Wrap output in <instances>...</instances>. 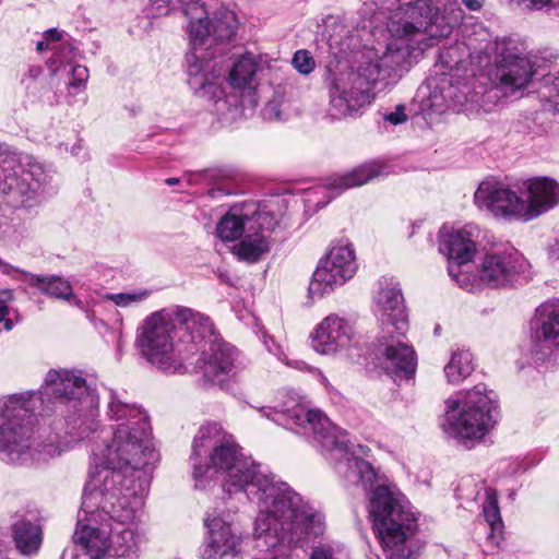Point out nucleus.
Returning a JSON list of instances; mask_svg holds the SVG:
<instances>
[{
	"label": "nucleus",
	"mask_w": 559,
	"mask_h": 559,
	"mask_svg": "<svg viewBox=\"0 0 559 559\" xmlns=\"http://www.w3.org/2000/svg\"><path fill=\"white\" fill-rule=\"evenodd\" d=\"M190 461L195 487H205L207 480L222 474L226 493H245L255 503L254 536L263 539L266 547L302 548L323 535V514L242 454L234 437L221 425L206 424L198 430Z\"/></svg>",
	"instance_id": "f257e3e1"
},
{
	"label": "nucleus",
	"mask_w": 559,
	"mask_h": 559,
	"mask_svg": "<svg viewBox=\"0 0 559 559\" xmlns=\"http://www.w3.org/2000/svg\"><path fill=\"white\" fill-rule=\"evenodd\" d=\"M41 389L0 399L1 460L56 457L96 429L97 401L83 377L51 369Z\"/></svg>",
	"instance_id": "f03ea898"
},
{
	"label": "nucleus",
	"mask_w": 559,
	"mask_h": 559,
	"mask_svg": "<svg viewBox=\"0 0 559 559\" xmlns=\"http://www.w3.org/2000/svg\"><path fill=\"white\" fill-rule=\"evenodd\" d=\"M461 11L451 17L439 12L432 0L401 2L390 17L391 35L379 61L361 64L358 70L345 69L330 74L328 91L330 115L335 118L354 116L374 98L372 88L382 74L406 71L428 48L448 37Z\"/></svg>",
	"instance_id": "7ed1b4c3"
},
{
	"label": "nucleus",
	"mask_w": 559,
	"mask_h": 559,
	"mask_svg": "<svg viewBox=\"0 0 559 559\" xmlns=\"http://www.w3.org/2000/svg\"><path fill=\"white\" fill-rule=\"evenodd\" d=\"M262 416L309 438L313 445L337 461V471L364 488L371 487L376 472L371 464L349 450L345 432L318 409H310L297 394L278 393L273 405L260 409Z\"/></svg>",
	"instance_id": "20e7f679"
},
{
	"label": "nucleus",
	"mask_w": 559,
	"mask_h": 559,
	"mask_svg": "<svg viewBox=\"0 0 559 559\" xmlns=\"http://www.w3.org/2000/svg\"><path fill=\"white\" fill-rule=\"evenodd\" d=\"M107 416L122 421L103 430L92 449L95 471L107 468L122 478L140 475L141 471L158 460L151 440L146 413L135 404H129L112 394L107 406Z\"/></svg>",
	"instance_id": "39448f33"
},
{
	"label": "nucleus",
	"mask_w": 559,
	"mask_h": 559,
	"mask_svg": "<svg viewBox=\"0 0 559 559\" xmlns=\"http://www.w3.org/2000/svg\"><path fill=\"white\" fill-rule=\"evenodd\" d=\"M126 479L119 473L107 468H98L91 474L72 537L74 544L81 547L90 559H106L110 552L109 503L118 499L117 485H121Z\"/></svg>",
	"instance_id": "423d86ee"
},
{
	"label": "nucleus",
	"mask_w": 559,
	"mask_h": 559,
	"mask_svg": "<svg viewBox=\"0 0 559 559\" xmlns=\"http://www.w3.org/2000/svg\"><path fill=\"white\" fill-rule=\"evenodd\" d=\"M369 513L388 559H415L408 539L417 516L406 497L395 487L377 486L369 496Z\"/></svg>",
	"instance_id": "0eeeda50"
},
{
	"label": "nucleus",
	"mask_w": 559,
	"mask_h": 559,
	"mask_svg": "<svg viewBox=\"0 0 559 559\" xmlns=\"http://www.w3.org/2000/svg\"><path fill=\"white\" fill-rule=\"evenodd\" d=\"M498 416V396L484 383L445 401V431L467 448L493 429Z\"/></svg>",
	"instance_id": "6e6552de"
},
{
	"label": "nucleus",
	"mask_w": 559,
	"mask_h": 559,
	"mask_svg": "<svg viewBox=\"0 0 559 559\" xmlns=\"http://www.w3.org/2000/svg\"><path fill=\"white\" fill-rule=\"evenodd\" d=\"M116 491L118 499L109 503L110 552L106 559H138L141 534L135 518L144 503L145 485L141 475H128Z\"/></svg>",
	"instance_id": "1a4fd4ad"
},
{
	"label": "nucleus",
	"mask_w": 559,
	"mask_h": 559,
	"mask_svg": "<svg viewBox=\"0 0 559 559\" xmlns=\"http://www.w3.org/2000/svg\"><path fill=\"white\" fill-rule=\"evenodd\" d=\"M47 174L41 164L28 155L0 154V192L14 209H32L39 204V189Z\"/></svg>",
	"instance_id": "9d476101"
},
{
	"label": "nucleus",
	"mask_w": 559,
	"mask_h": 559,
	"mask_svg": "<svg viewBox=\"0 0 559 559\" xmlns=\"http://www.w3.org/2000/svg\"><path fill=\"white\" fill-rule=\"evenodd\" d=\"M176 324L173 314L159 310L147 316L138 329L136 346L156 368L174 372L186 359V354L176 344Z\"/></svg>",
	"instance_id": "9b49d317"
},
{
	"label": "nucleus",
	"mask_w": 559,
	"mask_h": 559,
	"mask_svg": "<svg viewBox=\"0 0 559 559\" xmlns=\"http://www.w3.org/2000/svg\"><path fill=\"white\" fill-rule=\"evenodd\" d=\"M536 72L535 57L523 40L514 37L496 39L492 81L504 95L522 94L532 84Z\"/></svg>",
	"instance_id": "f8f14e48"
},
{
	"label": "nucleus",
	"mask_w": 559,
	"mask_h": 559,
	"mask_svg": "<svg viewBox=\"0 0 559 559\" xmlns=\"http://www.w3.org/2000/svg\"><path fill=\"white\" fill-rule=\"evenodd\" d=\"M357 271L355 251L346 240L333 245L328 254L320 260L308 287L311 299L332 293L352 278Z\"/></svg>",
	"instance_id": "ddd939ff"
},
{
	"label": "nucleus",
	"mask_w": 559,
	"mask_h": 559,
	"mask_svg": "<svg viewBox=\"0 0 559 559\" xmlns=\"http://www.w3.org/2000/svg\"><path fill=\"white\" fill-rule=\"evenodd\" d=\"M474 201L479 209H486L496 217L528 222L526 201L497 182L483 181L474 193Z\"/></svg>",
	"instance_id": "4468645a"
},
{
	"label": "nucleus",
	"mask_w": 559,
	"mask_h": 559,
	"mask_svg": "<svg viewBox=\"0 0 559 559\" xmlns=\"http://www.w3.org/2000/svg\"><path fill=\"white\" fill-rule=\"evenodd\" d=\"M276 224L273 214L260 210L255 204L235 205L222 217L216 231L222 240L234 241L248 230H273Z\"/></svg>",
	"instance_id": "2eb2a0df"
},
{
	"label": "nucleus",
	"mask_w": 559,
	"mask_h": 559,
	"mask_svg": "<svg viewBox=\"0 0 559 559\" xmlns=\"http://www.w3.org/2000/svg\"><path fill=\"white\" fill-rule=\"evenodd\" d=\"M204 524L203 559H231L241 554L242 534L230 522L216 514L206 516Z\"/></svg>",
	"instance_id": "dca6fc26"
},
{
	"label": "nucleus",
	"mask_w": 559,
	"mask_h": 559,
	"mask_svg": "<svg viewBox=\"0 0 559 559\" xmlns=\"http://www.w3.org/2000/svg\"><path fill=\"white\" fill-rule=\"evenodd\" d=\"M237 352L230 344L214 337L203 345L195 369L206 382L221 385L234 372Z\"/></svg>",
	"instance_id": "f3484780"
},
{
	"label": "nucleus",
	"mask_w": 559,
	"mask_h": 559,
	"mask_svg": "<svg viewBox=\"0 0 559 559\" xmlns=\"http://www.w3.org/2000/svg\"><path fill=\"white\" fill-rule=\"evenodd\" d=\"M524 266L525 261L516 251H493L483 258L478 281L488 287H506L513 284Z\"/></svg>",
	"instance_id": "a211bd4d"
},
{
	"label": "nucleus",
	"mask_w": 559,
	"mask_h": 559,
	"mask_svg": "<svg viewBox=\"0 0 559 559\" xmlns=\"http://www.w3.org/2000/svg\"><path fill=\"white\" fill-rule=\"evenodd\" d=\"M377 367L390 374H413L416 369V357L412 346L400 340L392 331H383L374 350Z\"/></svg>",
	"instance_id": "6ab92c4d"
},
{
	"label": "nucleus",
	"mask_w": 559,
	"mask_h": 559,
	"mask_svg": "<svg viewBox=\"0 0 559 559\" xmlns=\"http://www.w3.org/2000/svg\"><path fill=\"white\" fill-rule=\"evenodd\" d=\"M353 337L352 325L345 319L331 314L314 328L311 345L321 355H336L349 348Z\"/></svg>",
	"instance_id": "aec40b11"
},
{
	"label": "nucleus",
	"mask_w": 559,
	"mask_h": 559,
	"mask_svg": "<svg viewBox=\"0 0 559 559\" xmlns=\"http://www.w3.org/2000/svg\"><path fill=\"white\" fill-rule=\"evenodd\" d=\"M556 348H559V301H548L536 310L531 350L537 359L544 360Z\"/></svg>",
	"instance_id": "412c9836"
},
{
	"label": "nucleus",
	"mask_w": 559,
	"mask_h": 559,
	"mask_svg": "<svg viewBox=\"0 0 559 559\" xmlns=\"http://www.w3.org/2000/svg\"><path fill=\"white\" fill-rule=\"evenodd\" d=\"M479 233V228L474 224L460 228L443 225L439 231V251L457 265L465 264L472 261L476 253Z\"/></svg>",
	"instance_id": "4be33fe9"
},
{
	"label": "nucleus",
	"mask_w": 559,
	"mask_h": 559,
	"mask_svg": "<svg viewBox=\"0 0 559 559\" xmlns=\"http://www.w3.org/2000/svg\"><path fill=\"white\" fill-rule=\"evenodd\" d=\"M376 316L381 322L382 331H391L404 335L408 328L407 314L404 306V298L396 287L382 288L376 300Z\"/></svg>",
	"instance_id": "5701e85b"
},
{
	"label": "nucleus",
	"mask_w": 559,
	"mask_h": 559,
	"mask_svg": "<svg viewBox=\"0 0 559 559\" xmlns=\"http://www.w3.org/2000/svg\"><path fill=\"white\" fill-rule=\"evenodd\" d=\"M526 212L532 221L559 204V183L547 177L534 178L526 183Z\"/></svg>",
	"instance_id": "b1692460"
},
{
	"label": "nucleus",
	"mask_w": 559,
	"mask_h": 559,
	"mask_svg": "<svg viewBox=\"0 0 559 559\" xmlns=\"http://www.w3.org/2000/svg\"><path fill=\"white\" fill-rule=\"evenodd\" d=\"M189 84L200 97L207 99L221 100L224 96V91L221 85L215 81L217 75L207 73L210 69V61H204L202 56L197 52H191L187 56Z\"/></svg>",
	"instance_id": "393cba45"
},
{
	"label": "nucleus",
	"mask_w": 559,
	"mask_h": 559,
	"mask_svg": "<svg viewBox=\"0 0 559 559\" xmlns=\"http://www.w3.org/2000/svg\"><path fill=\"white\" fill-rule=\"evenodd\" d=\"M174 320L185 326L195 349L206 346L210 340L216 337L207 317L189 308H180L175 312Z\"/></svg>",
	"instance_id": "a878e982"
},
{
	"label": "nucleus",
	"mask_w": 559,
	"mask_h": 559,
	"mask_svg": "<svg viewBox=\"0 0 559 559\" xmlns=\"http://www.w3.org/2000/svg\"><path fill=\"white\" fill-rule=\"evenodd\" d=\"M386 173L388 170L384 164L376 160L368 162L344 175H340L333 178V180L330 182V189L335 194H338L346 189L366 185L374 178L385 175Z\"/></svg>",
	"instance_id": "bb28decb"
},
{
	"label": "nucleus",
	"mask_w": 559,
	"mask_h": 559,
	"mask_svg": "<svg viewBox=\"0 0 559 559\" xmlns=\"http://www.w3.org/2000/svg\"><path fill=\"white\" fill-rule=\"evenodd\" d=\"M22 280L49 297L62 299L69 302L73 301V304L78 306L81 305V301L76 299L73 294V288L70 282L61 276H45L23 272Z\"/></svg>",
	"instance_id": "cd10ccee"
},
{
	"label": "nucleus",
	"mask_w": 559,
	"mask_h": 559,
	"mask_svg": "<svg viewBox=\"0 0 559 559\" xmlns=\"http://www.w3.org/2000/svg\"><path fill=\"white\" fill-rule=\"evenodd\" d=\"M272 230H262L257 228L252 231H247L241 240L234 246L233 252L240 260L247 262H255L263 254L270 251L269 235Z\"/></svg>",
	"instance_id": "c85d7f7f"
},
{
	"label": "nucleus",
	"mask_w": 559,
	"mask_h": 559,
	"mask_svg": "<svg viewBox=\"0 0 559 559\" xmlns=\"http://www.w3.org/2000/svg\"><path fill=\"white\" fill-rule=\"evenodd\" d=\"M43 37V40L37 43L36 49L39 52L46 49L53 51V56L48 61V67L53 74H57L60 68L71 60L73 53L72 47L68 44L60 43L63 33L57 28L46 31Z\"/></svg>",
	"instance_id": "c756f323"
},
{
	"label": "nucleus",
	"mask_w": 559,
	"mask_h": 559,
	"mask_svg": "<svg viewBox=\"0 0 559 559\" xmlns=\"http://www.w3.org/2000/svg\"><path fill=\"white\" fill-rule=\"evenodd\" d=\"M12 536L16 548L23 555L37 552L43 542L40 525L26 519L17 520L12 525Z\"/></svg>",
	"instance_id": "7c9ffc66"
},
{
	"label": "nucleus",
	"mask_w": 559,
	"mask_h": 559,
	"mask_svg": "<svg viewBox=\"0 0 559 559\" xmlns=\"http://www.w3.org/2000/svg\"><path fill=\"white\" fill-rule=\"evenodd\" d=\"M189 19L188 32L192 45H203L211 38L210 23L206 20V10L199 1H189L183 9Z\"/></svg>",
	"instance_id": "2f4dec72"
},
{
	"label": "nucleus",
	"mask_w": 559,
	"mask_h": 559,
	"mask_svg": "<svg viewBox=\"0 0 559 559\" xmlns=\"http://www.w3.org/2000/svg\"><path fill=\"white\" fill-rule=\"evenodd\" d=\"M258 62L253 53L242 55L229 70L228 82L234 90H252L255 85Z\"/></svg>",
	"instance_id": "473e14b6"
},
{
	"label": "nucleus",
	"mask_w": 559,
	"mask_h": 559,
	"mask_svg": "<svg viewBox=\"0 0 559 559\" xmlns=\"http://www.w3.org/2000/svg\"><path fill=\"white\" fill-rule=\"evenodd\" d=\"M473 370V355L468 350L454 352L444 367L445 377L452 384L461 383Z\"/></svg>",
	"instance_id": "72a5a7b5"
},
{
	"label": "nucleus",
	"mask_w": 559,
	"mask_h": 559,
	"mask_svg": "<svg viewBox=\"0 0 559 559\" xmlns=\"http://www.w3.org/2000/svg\"><path fill=\"white\" fill-rule=\"evenodd\" d=\"M483 514L490 527L488 537L493 544H499L502 538L503 523L498 506V498L493 490H486V499L483 504Z\"/></svg>",
	"instance_id": "f704fd0d"
},
{
	"label": "nucleus",
	"mask_w": 559,
	"mask_h": 559,
	"mask_svg": "<svg viewBox=\"0 0 559 559\" xmlns=\"http://www.w3.org/2000/svg\"><path fill=\"white\" fill-rule=\"evenodd\" d=\"M210 23L211 38L215 41H225L234 37L237 28V17L231 11H224L215 15Z\"/></svg>",
	"instance_id": "c9c22d12"
},
{
	"label": "nucleus",
	"mask_w": 559,
	"mask_h": 559,
	"mask_svg": "<svg viewBox=\"0 0 559 559\" xmlns=\"http://www.w3.org/2000/svg\"><path fill=\"white\" fill-rule=\"evenodd\" d=\"M148 296L150 290L140 289L130 293L107 294L105 298L112 301L118 307L127 308L142 302Z\"/></svg>",
	"instance_id": "e433bc0d"
},
{
	"label": "nucleus",
	"mask_w": 559,
	"mask_h": 559,
	"mask_svg": "<svg viewBox=\"0 0 559 559\" xmlns=\"http://www.w3.org/2000/svg\"><path fill=\"white\" fill-rule=\"evenodd\" d=\"M292 63L300 74H309L314 70L316 62L311 53L306 50H297L294 53Z\"/></svg>",
	"instance_id": "4c0bfd02"
},
{
	"label": "nucleus",
	"mask_w": 559,
	"mask_h": 559,
	"mask_svg": "<svg viewBox=\"0 0 559 559\" xmlns=\"http://www.w3.org/2000/svg\"><path fill=\"white\" fill-rule=\"evenodd\" d=\"M72 80L68 83L70 88H80L88 78V70L84 66H74L71 69Z\"/></svg>",
	"instance_id": "58836bf2"
},
{
	"label": "nucleus",
	"mask_w": 559,
	"mask_h": 559,
	"mask_svg": "<svg viewBox=\"0 0 559 559\" xmlns=\"http://www.w3.org/2000/svg\"><path fill=\"white\" fill-rule=\"evenodd\" d=\"M404 105L396 106L395 110L383 116V119L393 126L401 124L407 120Z\"/></svg>",
	"instance_id": "ea45409f"
},
{
	"label": "nucleus",
	"mask_w": 559,
	"mask_h": 559,
	"mask_svg": "<svg viewBox=\"0 0 559 559\" xmlns=\"http://www.w3.org/2000/svg\"><path fill=\"white\" fill-rule=\"evenodd\" d=\"M310 559H334L333 548L326 545L317 546L312 549Z\"/></svg>",
	"instance_id": "a19ab883"
},
{
	"label": "nucleus",
	"mask_w": 559,
	"mask_h": 559,
	"mask_svg": "<svg viewBox=\"0 0 559 559\" xmlns=\"http://www.w3.org/2000/svg\"><path fill=\"white\" fill-rule=\"evenodd\" d=\"M43 70L38 66H32L28 68L27 72L24 74L22 79V83L25 84L26 88L29 87V82L35 81L41 74Z\"/></svg>",
	"instance_id": "79ce46f5"
},
{
	"label": "nucleus",
	"mask_w": 559,
	"mask_h": 559,
	"mask_svg": "<svg viewBox=\"0 0 559 559\" xmlns=\"http://www.w3.org/2000/svg\"><path fill=\"white\" fill-rule=\"evenodd\" d=\"M547 82L552 85V88L556 92V96H554V104L556 114L559 116V72L556 75L548 76Z\"/></svg>",
	"instance_id": "37998d69"
},
{
	"label": "nucleus",
	"mask_w": 559,
	"mask_h": 559,
	"mask_svg": "<svg viewBox=\"0 0 559 559\" xmlns=\"http://www.w3.org/2000/svg\"><path fill=\"white\" fill-rule=\"evenodd\" d=\"M449 274L457 281V283L460 284V286L468 292H474L477 286H475L474 284H467L466 283V280H467V276H464L463 278H460L459 277V274L455 272L454 267L450 264L449 265Z\"/></svg>",
	"instance_id": "c03bdc74"
},
{
	"label": "nucleus",
	"mask_w": 559,
	"mask_h": 559,
	"mask_svg": "<svg viewBox=\"0 0 559 559\" xmlns=\"http://www.w3.org/2000/svg\"><path fill=\"white\" fill-rule=\"evenodd\" d=\"M10 314V308L8 305L0 307V322L4 323V329L7 331L12 330L13 323L11 319L9 318Z\"/></svg>",
	"instance_id": "a18cd8bd"
},
{
	"label": "nucleus",
	"mask_w": 559,
	"mask_h": 559,
	"mask_svg": "<svg viewBox=\"0 0 559 559\" xmlns=\"http://www.w3.org/2000/svg\"><path fill=\"white\" fill-rule=\"evenodd\" d=\"M14 298L13 290L11 289H0V307L8 305Z\"/></svg>",
	"instance_id": "49530a36"
},
{
	"label": "nucleus",
	"mask_w": 559,
	"mask_h": 559,
	"mask_svg": "<svg viewBox=\"0 0 559 559\" xmlns=\"http://www.w3.org/2000/svg\"><path fill=\"white\" fill-rule=\"evenodd\" d=\"M0 271L8 275H13V273H19L22 275V273H23V271L17 270L16 267L2 261L1 259H0ZM20 278L22 280V276Z\"/></svg>",
	"instance_id": "de8ad7c7"
},
{
	"label": "nucleus",
	"mask_w": 559,
	"mask_h": 559,
	"mask_svg": "<svg viewBox=\"0 0 559 559\" xmlns=\"http://www.w3.org/2000/svg\"><path fill=\"white\" fill-rule=\"evenodd\" d=\"M264 115L267 117V118H278L280 115H278V111L276 109V104L274 103H269L265 107V111H264Z\"/></svg>",
	"instance_id": "09e8293b"
},
{
	"label": "nucleus",
	"mask_w": 559,
	"mask_h": 559,
	"mask_svg": "<svg viewBox=\"0 0 559 559\" xmlns=\"http://www.w3.org/2000/svg\"><path fill=\"white\" fill-rule=\"evenodd\" d=\"M484 0H463V3L472 11H478L483 7Z\"/></svg>",
	"instance_id": "8fccbe9b"
},
{
	"label": "nucleus",
	"mask_w": 559,
	"mask_h": 559,
	"mask_svg": "<svg viewBox=\"0 0 559 559\" xmlns=\"http://www.w3.org/2000/svg\"><path fill=\"white\" fill-rule=\"evenodd\" d=\"M179 182H180V179H179V178H168V179H166V183H167L168 186H174V185H177V183H179Z\"/></svg>",
	"instance_id": "3c124183"
},
{
	"label": "nucleus",
	"mask_w": 559,
	"mask_h": 559,
	"mask_svg": "<svg viewBox=\"0 0 559 559\" xmlns=\"http://www.w3.org/2000/svg\"><path fill=\"white\" fill-rule=\"evenodd\" d=\"M358 448H359V450H360V452H361L362 454H366L365 447H362V445H358Z\"/></svg>",
	"instance_id": "603ef678"
},
{
	"label": "nucleus",
	"mask_w": 559,
	"mask_h": 559,
	"mask_svg": "<svg viewBox=\"0 0 559 559\" xmlns=\"http://www.w3.org/2000/svg\"><path fill=\"white\" fill-rule=\"evenodd\" d=\"M168 1L169 0H156L155 2L159 4V3H167Z\"/></svg>",
	"instance_id": "864d4df0"
},
{
	"label": "nucleus",
	"mask_w": 559,
	"mask_h": 559,
	"mask_svg": "<svg viewBox=\"0 0 559 559\" xmlns=\"http://www.w3.org/2000/svg\"><path fill=\"white\" fill-rule=\"evenodd\" d=\"M164 13L165 14L168 13V9H165ZM160 14H163V12H160Z\"/></svg>",
	"instance_id": "5fc2aeb1"
},
{
	"label": "nucleus",
	"mask_w": 559,
	"mask_h": 559,
	"mask_svg": "<svg viewBox=\"0 0 559 559\" xmlns=\"http://www.w3.org/2000/svg\"><path fill=\"white\" fill-rule=\"evenodd\" d=\"M179 1H180V2H182V3H185V2H186V0H179Z\"/></svg>",
	"instance_id": "6e6d98bb"
}]
</instances>
